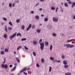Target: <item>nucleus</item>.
Wrapping results in <instances>:
<instances>
[{
  "label": "nucleus",
  "instance_id": "f257e3e1",
  "mask_svg": "<svg viewBox=\"0 0 75 75\" xmlns=\"http://www.w3.org/2000/svg\"><path fill=\"white\" fill-rule=\"evenodd\" d=\"M40 48L41 49V50L42 51L44 49V42H42L41 43H40Z\"/></svg>",
  "mask_w": 75,
  "mask_h": 75
},
{
  "label": "nucleus",
  "instance_id": "f03ea898",
  "mask_svg": "<svg viewBox=\"0 0 75 75\" xmlns=\"http://www.w3.org/2000/svg\"><path fill=\"white\" fill-rule=\"evenodd\" d=\"M1 67L2 68H5V69H7V68H8V66L7 64L4 65V64H3L1 65Z\"/></svg>",
  "mask_w": 75,
  "mask_h": 75
},
{
  "label": "nucleus",
  "instance_id": "7ed1b4c3",
  "mask_svg": "<svg viewBox=\"0 0 75 75\" xmlns=\"http://www.w3.org/2000/svg\"><path fill=\"white\" fill-rule=\"evenodd\" d=\"M16 33H15L13 35L10 36V37H9L10 39L12 40V39L13 38H14V37H16Z\"/></svg>",
  "mask_w": 75,
  "mask_h": 75
},
{
  "label": "nucleus",
  "instance_id": "20e7f679",
  "mask_svg": "<svg viewBox=\"0 0 75 75\" xmlns=\"http://www.w3.org/2000/svg\"><path fill=\"white\" fill-rule=\"evenodd\" d=\"M27 71V69H26V67H25L20 72V73H21L23 72H24Z\"/></svg>",
  "mask_w": 75,
  "mask_h": 75
},
{
  "label": "nucleus",
  "instance_id": "39448f33",
  "mask_svg": "<svg viewBox=\"0 0 75 75\" xmlns=\"http://www.w3.org/2000/svg\"><path fill=\"white\" fill-rule=\"evenodd\" d=\"M31 24L30 23L29 24L28 28H27L26 29L27 31H28L30 29V28H31Z\"/></svg>",
  "mask_w": 75,
  "mask_h": 75
},
{
  "label": "nucleus",
  "instance_id": "423d86ee",
  "mask_svg": "<svg viewBox=\"0 0 75 75\" xmlns=\"http://www.w3.org/2000/svg\"><path fill=\"white\" fill-rule=\"evenodd\" d=\"M16 66H15V67L12 69L11 70V72H13V71H15L16 69Z\"/></svg>",
  "mask_w": 75,
  "mask_h": 75
},
{
  "label": "nucleus",
  "instance_id": "0eeeda50",
  "mask_svg": "<svg viewBox=\"0 0 75 75\" xmlns=\"http://www.w3.org/2000/svg\"><path fill=\"white\" fill-rule=\"evenodd\" d=\"M73 40H74L75 39H71L70 40H69L67 41V42H71V41H72Z\"/></svg>",
  "mask_w": 75,
  "mask_h": 75
},
{
  "label": "nucleus",
  "instance_id": "6e6552de",
  "mask_svg": "<svg viewBox=\"0 0 75 75\" xmlns=\"http://www.w3.org/2000/svg\"><path fill=\"white\" fill-rule=\"evenodd\" d=\"M74 47V45H72L71 46H68L67 47V48H72V47Z\"/></svg>",
  "mask_w": 75,
  "mask_h": 75
},
{
  "label": "nucleus",
  "instance_id": "1a4fd4ad",
  "mask_svg": "<svg viewBox=\"0 0 75 75\" xmlns=\"http://www.w3.org/2000/svg\"><path fill=\"white\" fill-rule=\"evenodd\" d=\"M54 22H58V19H53Z\"/></svg>",
  "mask_w": 75,
  "mask_h": 75
},
{
  "label": "nucleus",
  "instance_id": "9d476101",
  "mask_svg": "<svg viewBox=\"0 0 75 75\" xmlns=\"http://www.w3.org/2000/svg\"><path fill=\"white\" fill-rule=\"evenodd\" d=\"M72 4L71 5L72 8H73L74 6H75V2H73L72 3Z\"/></svg>",
  "mask_w": 75,
  "mask_h": 75
},
{
  "label": "nucleus",
  "instance_id": "9b49d317",
  "mask_svg": "<svg viewBox=\"0 0 75 75\" xmlns=\"http://www.w3.org/2000/svg\"><path fill=\"white\" fill-rule=\"evenodd\" d=\"M63 63L64 64V65H67V61H66V60L64 61L63 62Z\"/></svg>",
  "mask_w": 75,
  "mask_h": 75
},
{
  "label": "nucleus",
  "instance_id": "f8f14e48",
  "mask_svg": "<svg viewBox=\"0 0 75 75\" xmlns=\"http://www.w3.org/2000/svg\"><path fill=\"white\" fill-rule=\"evenodd\" d=\"M16 35L17 37H18V36H19V35L20 36V37H21V34L20 33H18Z\"/></svg>",
  "mask_w": 75,
  "mask_h": 75
},
{
  "label": "nucleus",
  "instance_id": "ddd939ff",
  "mask_svg": "<svg viewBox=\"0 0 75 75\" xmlns=\"http://www.w3.org/2000/svg\"><path fill=\"white\" fill-rule=\"evenodd\" d=\"M45 45H46V46H47V45H48V42L47 41H45Z\"/></svg>",
  "mask_w": 75,
  "mask_h": 75
},
{
  "label": "nucleus",
  "instance_id": "4468645a",
  "mask_svg": "<svg viewBox=\"0 0 75 75\" xmlns=\"http://www.w3.org/2000/svg\"><path fill=\"white\" fill-rule=\"evenodd\" d=\"M16 61H17V62H18V63L20 62V60H19V59L18 58L16 57Z\"/></svg>",
  "mask_w": 75,
  "mask_h": 75
},
{
  "label": "nucleus",
  "instance_id": "2eb2a0df",
  "mask_svg": "<svg viewBox=\"0 0 75 75\" xmlns=\"http://www.w3.org/2000/svg\"><path fill=\"white\" fill-rule=\"evenodd\" d=\"M37 32L38 33H40L41 32V30L40 29H37Z\"/></svg>",
  "mask_w": 75,
  "mask_h": 75
},
{
  "label": "nucleus",
  "instance_id": "dca6fc26",
  "mask_svg": "<svg viewBox=\"0 0 75 75\" xmlns=\"http://www.w3.org/2000/svg\"><path fill=\"white\" fill-rule=\"evenodd\" d=\"M7 37V35L6 34H4V38H6Z\"/></svg>",
  "mask_w": 75,
  "mask_h": 75
},
{
  "label": "nucleus",
  "instance_id": "f3484780",
  "mask_svg": "<svg viewBox=\"0 0 75 75\" xmlns=\"http://www.w3.org/2000/svg\"><path fill=\"white\" fill-rule=\"evenodd\" d=\"M65 75H71L72 74L70 73H67L65 74Z\"/></svg>",
  "mask_w": 75,
  "mask_h": 75
},
{
  "label": "nucleus",
  "instance_id": "a211bd4d",
  "mask_svg": "<svg viewBox=\"0 0 75 75\" xmlns=\"http://www.w3.org/2000/svg\"><path fill=\"white\" fill-rule=\"evenodd\" d=\"M37 41H33V44L34 45H36V44H37Z\"/></svg>",
  "mask_w": 75,
  "mask_h": 75
},
{
  "label": "nucleus",
  "instance_id": "6ab92c4d",
  "mask_svg": "<svg viewBox=\"0 0 75 75\" xmlns=\"http://www.w3.org/2000/svg\"><path fill=\"white\" fill-rule=\"evenodd\" d=\"M8 49L7 48H6L5 49V52H8Z\"/></svg>",
  "mask_w": 75,
  "mask_h": 75
},
{
  "label": "nucleus",
  "instance_id": "aec40b11",
  "mask_svg": "<svg viewBox=\"0 0 75 75\" xmlns=\"http://www.w3.org/2000/svg\"><path fill=\"white\" fill-rule=\"evenodd\" d=\"M20 19H17L16 21V23H19V22H20Z\"/></svg>",
  "mask_w": 75,
  "mask_h": 75
},
{
  "label": "nucleus",
  "instance_id": "412c9836",
  "mask_svg": "<svg viewBox=\"0 0 75 75\" xmlns=\"http://www.w3.org/2000/svg\"><path fill=\"white\" fill-rule=\"evenodd\" d=\"M40 18V17L38 16V15H36L35 16V18L37 19H39V18Z\"/></svg>",
  "mask_w": 75,
  "mask_h": 75
},
{
  "label": "nucleus",
  "instance_id": "4be33fe9",
  "mask_svg": "<svg viewBox=\"0 0 75 75\" xmlns=\"http://www.w3.org/2000/svg\"><path fill=\"white\" fill-rule=\"evenodd\" d=\"M4 54V52L3 51H1V55H3Z\"/></svg>",
  "mask_w": 75,
  "mask_h": 75
},
{
  "label": "nucleus",
  "instance_id": "5701e85b",
  "mask_svg": "<svg viewBox=\"0 0 75 75\" xmlns=\"http://www.w3.org/2000/svg\"><path fill=\"white\" fill-rule=\"evenodd\" d=\"M5 30L6 32V33H7V26H5Z\"/></svg>",
  "mask_w": 75,
  "mask_h": 75
},
{
  "label": "nucleus",
  "instance_id": "b1692460",
  "mask_svg": "<svg viewBox=\"0 0 75 75\" xmlns=\"http://www.w3.org/2000/svg\"><path fill=\"white\" fill-rule=\"evenodd\" d=\"M52 49V45H50V51H51Z\"/></svg>",
  "mask_w": 75,
  "mask_h": 75
},
{
  "label": "nucleus",
  "instance_id": "393cba45",
  "mask_svg": "<svg viewBox=\"0 0 75 75\" xmlns=\"http://www.w3.org/2000/svg\"><path fill=\"white\" fill-rule=\"evenodd\" d=\"M51 70H52V67H49V72H51Z\"/></svg>",
  "mask_w": 75,
  "mask_h": 75
},
{
  "label": "nucleus",
  "instance_id": "a878e982",
  "mask_svg": "<svg viewBox=\"0 0 75 75\" xmlns=\"http://www.w3.org/2000/svg\"><path fill=\"white\" fill-rule=\"evenodd\" d=\"M21 46H18L17 49V50H19V49H21Z\"/></svg>",
  "mask_w": 75,
  "mask_h": 75
},
{
  "label": "nucleus",
  "instance_id": "bb28decb",
  "mask_svg": "<svg viewBox=\"0 0 75 75\" xmlns=\"http://www.w3.org/2000/svg\"><path fill=\"white\" fill-rule=\"evenodd\" d=\"M9 24H10L11 26H13V24H12V23H11V22L9 21L8 23Z\"/></svg>",
  "mask_w": 75,
  "mask_h": 75
},
{
  "label": "nucleus",
  "instance_id": "cd10ccee",
  "mask_svg": "<svg viewBox=\"0 0 75 75\" xmlns=\"http://www.w3.org/2000/svg\"><path fill=\"white\" fill-rule=\"evenodd\" d=\"M26 38H23L21 39V41H26Z\"/></svg>",
  "mask_w": 75,
  "mask_h": 75
},
{
  "label": "nucleus",
  "instance_id": "c85d7f7f",
  "mask_svg": "<svg viewBox=\"0 0 75 75\" xmlns=\"http://www.w3.org/2000/svg\"><path fill=\"white\" fill-rule=\"evenodd\" d=\"M9 7H12V4H11V3H10L9 4Z\"/></svg>",
  "mask_w": 75,
  "mask_h": 75
},
{
  "label": "nucleus",
  "instance_id": "c756f323",
  "mask_svg": "<svg viewBox=\"0 0 75 75\" xmlns=\"http://www.w3.org/2000/svg\"><path fill=\"white\" fill-rule=\"evenodd\" d=\"M25 28V27H24V25H23L22 26V29L24 30Z\"/></svg>",
  "mask_w": 75,
  "mask_h": 75
},
{
  "label": "nucleus",
  "instance_id": "7c9ffc66",
  "mask_svg": "<svg viewBox=\"0 0 75 75\" xmlns=\"http://www.w3.org/2000/svg\"><path fill=\"white\" fill-rule=\"evenodd\" d=\"M51 10H55V8L54 7H51Z\"/></svg>",
  "mask_w": 75,
  "mask_h": 75
},
{
  "label": "nucleus",
  "instance_id": "2f4dec72",
  "mask_svg": "<svg viewBox=\"0 0 75 75\" xmlns=\"http://www.w3.org/2000/svg\"><path fill=\"white\" fill-rule=\"evenodd\" d=\"M64 5L65 7H68V4H67V3H65V4H64Z\"/></svg>",
  "mask_w": 75,
  "mask_h": 75
},
{
  "label": "nucleus",
  "instance_id": "473e14b6",
  "mask_svg": "<svg viewBox=\"0 0 75 75\" xmlns=\"http://www.w3.org/2000/svg\"><path fill=\"white\" fill-rule=\"evenodd\" d=\"M50 59L52 60H53L54 59V58H53L52 57H50Z\"/></svg>",
  "mask_w": 75,
  "mask_h": 75
},
{
  "label": "nucleus",
  "instance_id": "72a5a7b5",
  "mask_svg": "<svg viewBox=\"0 0 75 75\" xmlns=\"http://www.w3.org/2000/svg\"><path fill=\"white\" fill-rule=\"evenodd\" d=\"M68 45H71L70 44H65L64 45V46H68Z\"/></svg>",
  "mask_w": 75,
  "mask_h": 75
},
{
  "label": "nucleus",
  "instance_id": "f704fd0d",
  "mask_svg": "<svg viewBox=\"0 0 75 75\" xmlns=\"http://www.w3.org/2000/svg\"><path fill=\"white\" fill-rule=\"evenodd\" d=\"M36 66L37 67H40V65H39V64H38V63H37L36 64Z\"/></svg>",
  "mask_w": 75,
  "mask_h": 75
},
{
  "label": "nucleus",
  "instance_id": "c9c22d12",
  "mask_svg": "<svg viewBox=\"0 0 75 75\" xmlns=\"http://www.w3.org/2000/svg\"><path fill=\"white\" fill-rule=\"evenodd\" d=\"M52 35L54 37H55L56 36V35H56V34H55V33H53L52 34Z\"/></svg>",
  "mask_w": 75,
  "mask_h": 75
},
{
  "label": "nucleus",
  "instance_id": "e433bc0d",
  "mask_svg": "<svg viewBox=\"0 0 75 75\" xmlns=\"http://www.w3.org/2000/svg\"><path fill=\"white\" fill-rule=\"evenodd\" d=\"M33 54L34 56H36V54H35V52H33Z\"/></svg>",
  "mask_w": 75,
  "mask_h": 75
},
{
  "label": "nucleus",
  "instance_id": "4c0bfd02",
  "mask_svg": "<svg viewBox=\"0 0 75 75\" xmlns=\"http://www.w3.org/2000/svg\"><path fill=\"white\" fill-rule=\"evenodd\" d=\"M41 61L42 63H44V60L43 59H42Z\"/></svg>",
  "mask_w": 75,
  "mask_h": 75
},
{
  "label": "nucleus",
  "instance_id": "58836bf2",
  "mask_svg": "<svg viewBox=\"0 0 75 75\" xmlns=\"http://www.w3.org/2000/svg\"><path fill=\"white\" fill-rule=\"evenodd\" d=\"M42 39H41L39 40V43H41V42H42Z\"/></svg>",
  "mask_w": 75,
  "mask_h": 75
},
{
  "label": "nucleus",
  "instance_id": "ea45409f",
  "mask_svg": "<svg viewBox=\"0 0 75 75\" xmlns=\"http://www.w3.org/2000/svg\"><path fill=\"white\" fill-rule=\"evenodd\" d=\"M32 28H33V29L35 28V26L34 25H33L32 26Z\"/></svg>",
  "mask_w": 75,
  "mask_h": 75
},
{
  "label": "nucleus",
  "instance_id": "a19ab883",
  "mask_svg": "<svg viewBox=\"0 0 75 75\" xmlns=\"http://www.w3.org/2000/svg\"><path fill=\"white\" fill-rule=\"evenodd\" d=\"M64 67L65 68H67V67H68V65H65L64 66Z\"/></svg>",
  "mask_w": 75,
  "mask_h": 75
},
{
  "label": "nucleus",
  "instance_id": "79ce46f5",
  "mask_svg": "<svg viewBox=\"0 0 75 75\" xmlns=\"http://www.w3.org/2000/svg\"><path fill=\"white\" fill-rule=\"evenodd\" d=\"M58 7H57L56 9V12H57V11H58Z\"/></svg>",
  "mask_w": 75,
  "mask_h": 75
},
{
  "label": "nucleus",
  "instance_id": "37998d69",
  "mask_svg": "<svg viewBox=\"0 0 75 75\" xmlns=\"http://www.w3.org/2000/svg\"><path fill=\"white\" fill-rule=\"evenodd\" d=\"M24 47L25 50H28V47H26V46H24Z\"/></svg>",
  "mask_w": 75,
  "mask_h": 75
},
{
  "label": "nucleus",
  "instance_id": "c03bdc74",
  "mask_svg": "<svg viewBox=\"0 0 75 75\" xmlns=\"http://www.w3.org/2000/svg\"><path fill=\"white\" fill-rule=\"evenodd\" d=\"M68 4H71L72 3V2L71 1H69L68 2Z\"/></svg>",
  "mask_w": 75,
  "mask_h": 75
},
{
  "label": "nucleus",
  "instance_id": "a18cd8bd",
  "mask_svg": "<svg viewBox=\"0 0 75 75\" xmlns=\"http://www.w3.org/2000/svg\"><path fill=\"white\" fill-rule=\"evenodd\" d=\"M62 59H64L65 58V56L64 55H62Z\"/></svg>",
  "mask_w": 75,
  "mask_h": 75
},
{
  "label": "nucleus",
  "instance_id": "49530a36",
  "mask_svg": "<svg viewBox=\"0 0 75 75\" xmlns=\"http://www.w3.org/2000/svg\"><path fill=\"white\" fill-rule=\"evenodd\" d=\"M16 4V3H13L12 4L13 7H14V5Z\"/></svg>",
  "mask_w": 75,
  "mask_h": 75
},
{
  "label": "nucleus",
  "instance_id": "de8ad7c7",
  "mask_svg": "<svg viewBox=\"0 0 75 75\" xmlns=\"http://www.w3.org/2000/svg\"><path fill=\"white\" fill-rule=\"evenodd\" d=\"M39 4H40L39 3H37L35 5V7H37V6H38Z\"/></svg>",
  "mask_w": 75,
  "mask_h": 75
},
{
  "label": "nucleus",
  "instance_id": "09e8293b",
  "mask_svg": "<svg viewBox=\"0 0 75 75\" xmlns=\"http://www.w3.org/2000/svg\"><path fill=\"white\" fill-rule=\"evenodd\" d=\"M53 62H57V60H56V59H54L53 61Z\"/></svg>",
  "mask_w": 75,
  "mask_h": 75
},
{
  "label": "nucleus",
  "instance_id": "8fccbe9b",
  "mask_svg": "<svg viewBox=\"0 0 75 75\" xmlns=\"http://www.w3.org/2000/svg\"><path fill=\"white\" fill-rule=\"evenodd\" d=\"M9 30H11L12 29V28L11 27H9L8 28Z\"/></svg>",
  "mask_w": 75,
  "mask_h": 75
},
{
  "label": "nucleus",
  "instance_id": "3c124183",
  "mask_svg": "<svg viewBox=\"0 0 75 75\" xmlns=\"http://www.w3.org/2000/svg\"><path fill=\"white\" fill-rule=\"evenodd\" d=\"M16 3H19V1L18 0H16V1H15Z\"/></svg>",
  "mask_w": 75,
  "mask_h": 75
},
{
  "label": "nucleus",
  "instance_id": "603ef678",
  "mask_svg": "<svg viewBox=\"0 0 75 75\" xmlns=\"http://www.w3.org/2000/svg\"><path fill=\"white\" fill-rule=\"evenodd\" d=\"M6 62V58H4V62H3V64H4Z\"/></svg>",
  "mask_w": 75,
  "mask_h": 75
},
{
  "label": "nucleus",
  "instance_id": "864d4df0",
  "mask_svg": "<svg viewBox=\"0 0 75 75\" xmlns=\"http://www.w3.org/2000/svg\"><path fill=\"white\" fill-rule=\"evenodd\" d=\"M34 12L33 11H31V13L33 14H34Z\"/></svg>",
  "mask_w": 75,
  "mask_h": 75
},
{
  "label": "nucleus",
  "instance_id": "5fc2aeb1",
  "mask_svg": "<svg viewBox=\"0 0 75 75\" xmlns=\"http://www.w3.org/2000/svg\"><path fill=\"white\" fill-rule=\"evenodd\" d=\"M48 19H44V21H45L47 22L48 21Z\"/></svg>",
  "mask_w": 75,
  "mask_h": 75
},
{
  "label": "nucleus",
  "instance_id": "6e6d98bb",
  "mask_svg": "<svg viewBox=\"0 0 75 75\" xmlns=\"http://www.w3.org/2000/svg\"><path fill=\"white\" fill-rule=\"evenodd\" d=\"M13 67V65H12V64H11L9 66L10 68H11V67Z\"/></svg>",
  "mask_w": 75,
  "mask_h": 75
},
{
  "label": "nucleus",
  "instance_id": "4d7b16f0",
  "mask_svg": "<svg viewBox=\"0 0 75 75\" xmlns=\"http://www.w3.org/2000/svg\"><path fill=\"white\" fill-rule=\"evenodd\" d=\"M23 74H25V75H27V73H25V72H23Z\"/></svg>",
  "mask_w": 75,
  "mask_h": 75
},
{
  "label": "nucleus",
  "instance_id": "13d9d810",
  "mask_svg": "<svg viewBox=\"0 0 75 75\" xmlns=\"http://www.w3.org/2000/svg\"><path fill=\"white\" fill-rule=\"evenodd\" d=\"M57 62H58V63L61 62V61H60V60H58L57 61Z\"/></svg>",
  "mask_w": 75,
  "mask_h": 75
},
{
  "label": "nucleus",
  "instance_id": "bf43d9fd",
  "mask_svg": "<svg viewBox=\"0 0 75 75\" xmlns=\"http://www.w3.org/2000/svg\"><path fill=\"white\" fill-rule=\"evenodd\" d=\"M69 28L70 29H72V26H71Z\"/></svg>",
  "mask_w": 75,
  "mask_h": 75
},
{
  "label": "nucleus",
  "instance_id": "052dcab7",
  "mask_svg": "<svg viewBox=\"0 0 75 75\" xmlns=\"http://www.w3.org/2000/svg\"><path fill=\"white\" fill-rule=\"evenodd\" d=\"M42 10V8H40L39 10V11H41Z\"/></svg>",
  "mask_w": 75,
  "mask_h": 75
},
{
  "label": "nucleus",
  "instance_id": "680f3d73",
  "mask_svg": "<svg viewBox=\"0 0 75 75\" xmlns=\"http://www.w3.org/2000/svg\"><path fill=\"white\" fill-rule=\"evenodd\" d=\"M73 19H75V15H74L73 17Z\"/></svg>",
  "mask_w": 75,
  "mask_h": 75
},
{
  "label": "nucleus",
  "instance_id": "e2e57ef3",
  "mask_svg": "<svg viewBox=\"0 0 75 75\" xmlns=\"http://www.w3.org/2000/svg\"><path fill=\"white\" fill-rule=\"evenodd\" d=\"M40 1H42V2H43L44 1V0H40Z\"/></svg>",
  "mask_w": 75,
  "mask_h": 75
},
{
  "label": "nucleus",
  "instance_id": "0e129e2a",
  "mask_svg": "<svg viewBox=\"0 0 75 75\" xmlns=\"http://www.w3.org/2000/svg\"><path fill=\"white\" fill-rule=\"evenodd\" d=\"M4 24V22H2V23L1 25H3V24Z\"/></svg>",
  "mask_w": 75,
  "mask_h": 75
},
{
  "label": "nucleus",
  "instance_id": "69168bd1",
  "mask_svg": "<svg viewBox=\"0 0 75 75\" xmlns=\"http://www.w3.org/2000/svg\"><path fill=\"white\" fill-rule=\"evenodd\" d=\"M42 25V24H40L39 25V26H41Z\"/></svg>",
  "mask_w": 75,
  "mask_h": 75
},
{
  "label": "nucleus",
  "instance_id": "338daca9",
  "mask_svg": "<svg viewBox=\"0 0 75 75\" xmlns=\"http://www.w3.org/2000/svg\"><path fill=\"white\" fill-rule=\"evenodd\" d=\"M53 19H57V18H55L53 17Z\"/></svg>",
  "mask_w": 75,
  "mask_h": 75
},
{
  "label": "nucleus",
  "instance_id": "774afa93",
  "mask_svg": "<svg viewBox=\"0 0 75 75\" xmlns=\"http://www.w3.org/2000/svg\"><path fill=\"white\" fill-rule=\"evenodd\" d=\"M41 17H44V15L43 14L41 15Z\"/></svg>",
  "mask_w": 75,
  "mask_h": 75
}]
</instances>
